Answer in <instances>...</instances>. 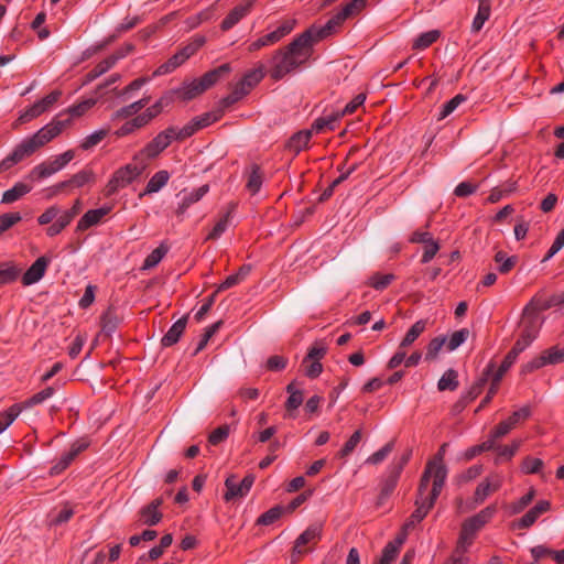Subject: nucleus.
Segmentation results:
<instances>
[{
	"label": "nucleus",
	"instance_id": "obj_1",
	"mask_svg": "<svg viewBox=\"0 0 564 564\" xmlns=\"http://www.w3.org/2000/svg\"><path fill=\"white\" fill-rule=\"evenodd\" d=\"M324 40L313 24L291 43L276 50L270 61L269 75L280 80L304 65L313 55L314 45Z\"/></svg>",
	"mask_w": 564,
	"mask_h": 564
},
{
	"label": "nucleus",
	"instance_id": "obj_2",
	"mask_svg": "<svg viewBox=\"0 0 564 564\" xmlns=\"http://www.w3.org/2000/svg\"><path fill=\"white\" fill-rule=\"evenodd\" d=\"M69 123V119L66 120H52L34 134L24 138L19 144L15 145L13 151L0 162V172L8 171L25 158L31 156L40 148L44 147L57 135Z\"/></svg>",
	"mask_w": 564,
	"mask_h": 564
},
{
	"label": "nucleus",
	"instance_id": "obj_3",
	"mask_svg": "<svg viewBox=\"0 0 564 564\" xmlns=\"http://www.w3.org/2000/svg\"><path fill=\"white\" fill-rule=\"evenodd\" d=\"M230 64L225 63L205 73L200 78L185 82L180 88L175 89L174 93L184 101L192 100L214 86L223 75L230 73Z\"/></svg>",
	"mask_w": 564,
	"mask_h": 564
},
{
	"label": "nucleus",
	"instance_id": "obj_4",
	"mask_svg": "<svg viewBox=\"0 0 564 564\" xmlns=\"http://www.w3.org/2000/svg\"><path fill=\"white\" fill-rule=\"evenodd\" d=\"M444 487V470L438 469L436 474V479L434 484H432V489L429 495L425 496L427 488L423 490V494L419 491V498L416 500V509L411 514L410 520L404 524L405 529L413 527L415 523L422 521L430 509L434 506L436 499L438 498L442 489Z\"/></svg>",
	"mask_w": 564,
	"mask_h": 564
},
{
	"label": "nucleus",
	"instance_id": "obj_5",
	"mask_svg": "<svg viewBox=\"0 0 564 564\" xmlns=\"http://www.w3.org/2000/svg\"><path fill=\"white\" fill-rule=\"evenodd\" d=\"M367 6V0H351L344 4L324 25H317V32L323 39L336 33L343 23L358 15Z\"/></svg>",
	"mask_w": 564,
	"mask_h": 564
},
{
	"label": "nucleus",
	"instance_id": "obj_6",
	"mask_svg": "<svg viewBox=\"0 0 564 564\" xmlns=\"http://www.w3.org/2000/svg\"><path fill=\"white\" fill-rule=\"evenodd\" d=\"M139 163L126 164L113 172L106 185V195L111 196L120 189L127 187L134 182L145 170L148 163L138 161Z\"/></svg>",
	"mask_w": 564,
	"mask_h": 564
},
{
	"label": "nucleus",
	"instance_id": "obj_7",
	"mask_svg": "<svg viewBox=\"0 0 564 564\" xmlns=\"http://www.w3.org/2000/svg\"><path fill=\"white\" fill-rule=\"evenodd\" d=\"M205 44L204 36H195L192 42L178 50L165 63L161 64L153 73V76H162L174 72L192 57Z\"/></svg>",
	"mask_w": 564,
	"mask_h": 564
},
{
	"label": "nucleus",
	"instance_id": "obj_8",
	"mask_svg": "<svg viewBox=\"0 0 564 564\" xmlns=\"http://www.w3.org/2000/svg\"><path fill=\"white\" fill-rule=\"evenodd\" d=\"M74 158L75 152L73 150H67L64 153L54 156L52 160L42 162L34 166L30 173V177L36 180L50 177L62 171Z\"/></svg>",
	"mask_w": 564,
	"mask_h": 564
},
{
	"label": "nucleus",
	"instance_id": "obj_9",
	"mask_svg": "<svg viewBox=\"0 0 564 564\" xmlns=\"http://www.w3.org/2000/svg\"><path fill=\"white\" fill-rule=\"evenodd\" d=\"M173 130L165 129L156 134L141 151H139L133 160L147 162L148 160L155 159L173 142Z\"/></svg>",
	"mask_w": 564,
	"mask_h": 564
},
{
	"label": "nucleus",
	"instance_id": "obj_10",
	"mask_svg": "<svg viewBox=\"0 0 564 564\" xmlns=\"http://www.w3.org/2000/svg\"><path fill=\"white\" fill-rule=\"evenodd\" d=\"M253 482V475H247L241 481H238L237 477L234 475L227 477L225 480L226 492L224 494V500L229 502L246 497Z\"/></svg>",
	"mask_w": 564,
	"mask_h": 564
},
{
	"label": "nucleus",
	"instance_id": "obj_11",
	"mask_svg": "<svg viewBox=\"0 0 564 564\" xmlns=\"http://www.w3.org/2000/svg\"><path fill=\"white\" fill-rule=\"evenodd\" d=\"M445 447L446 444L442 445L438 453L435 455L434 459L429 462L425 470L422 475L421 481H420V492L423 494V490L429 488L430 481L432 480V484H434L436 479V474L438 469L444 470V481L447 477V468L443 463L444 454H445Z\"/></svg>",
	"mask_w": 564,
	"mask_h": 564
},
{
	"label": "nucleus",
	"instance_id": "obj_12",
	"mask_svg": "<svg viewBox=\"0 0 564 564\" xmlns=\"http://www.w3.org/2000/svg\"><path fill=\"white\" fill-rule=\"evenodd\" d=\"M531 415V409L528 405L512 412L506 420L501 421L491 432L494 437L500 438L513 430L520 422L525 421Z\"/></svg>",
	"mask_w": 564,
	"mask_h": 564
},
{
	"label": "nucleus",
	"instance_id": "obj_13",
	"mask_svg": "<svg viewBox=\"0 0 564 564\" xmlns=\"http://www.w3.org/2000/svg\"><path fill=\"white\" fill-rule=\"evenodd\" d=\"M496 512L497 506L490 505L480 510L477 514L466 519L462 528L465 529L466 534L476 535V533L494 518Z\"/></svg>",
	"mask_w": 564,
	"mask_h": 564
},
{
	"label": "nucleus",
	"instance_id": "obj_14",
	"mask_svg": "<svg viewBox=\"0 0 564 564\" xmlns=\"http://www.w3.org/2000/svg\"><path fill=\"white\" fill-rule=\"evenodd\" d=\"M503 484V476L501 474H491L486 477L476 488L474 492V501L476 505L482 503L488 496L499 490Z\"/></svg>",
	"mask_w": 564,
	"mask_h": 564
},
{
	"label": "nucleus",
	"instance_id": "obj_15",
	"mask_svg": "<svg viewBox=\"0 0 564 564\" xmlns=\"http://www.w3.org/2000/svg\"><path fill=\"white\" fill-rule=\"evenodd\" d=\"M111 210L112 207L110 205H104L99 208L87 210L77 221L76 231L83 232L101 224L104 218L109 215Z\"/></svg>",
	"mask_w": 564,
	"mask_h": 564
},
{
	"label": "nucleus",
	"instance_id": "obj_16",
	"mask_svg": "<svg viewBox=\"0 0 564 564\" xmlns=\"http://www.w3.org/2000/svg\"><path fill=\"white\" fill-rule=\"evenodd\" d=\"M50 263L51 258L46 256L39 257L22 275V284L24 286H30L40 282L45 275Z\"/></svg>",
	"mask_w": 564,
	"mask_h": 564
},
{
	"label": "nucleus",
	"instance_id": "obj_17",
	"mask_svg": "<svg viewBox=\"0 0 564 564\" xmlns=\"http://www.w3.org/2000/svg\"><path fill=\"white\" fill-rule=\"evenodd\" d=\"M254 0H243L236 6L223 20L220 28L223 31H229L246 18L252 10Z\"/></svg>",
	"mask_w": 564,
	"mask_h": 564
},
{
	"label": "nucleus",
	"instance_id": "obj_18",
	"mask_svg": "<svg viewBox=\"0 0 564 564\" xmlns=\"http://www.w3.org/2000/svg\"><path fill=\"white\" fill-rule=\"evenodd\" d=\"M322 523H313L303 531L295 540L293 547V556L302 555L305 551L303 547L310 543L317 542L322 536Z\"/></svg>",
	"mask_w": 564,
	"mask_h": 564
},
{
	"label": "nucleus",
	"instance_id": "obj_19",
	"mask_svg": "<svg viewBox=\"0 0 564 564\" xmlns=\"http://www.w3.org/2000/svg\"><path fill=\"white\" fill-rule=\"evenodd\" d=\"M209 192V186L204 184L197 188H194L189 192L183 191L181 195V200L176 207V215L183 216L187 209L195 203L199 202L207 193Z\"/></svg>",
	"mask_w": 564,
	"mask_h": 564
},
{
	"label": "nucleus",
	"instance_id": "obj_20",
	"mask_svg": "<svg viewBox=\"0 0 564 564\" xmlns=\"http://www.w3.org/2000/svg\"><path fill=\"white\" fill-rule=\"evenodd\" d=\"M87 446H88V444L85 442L74 443L70 446L69 451L64 453L61 456V458L58 459V462L54 466H52L50 474L58 475L62 471H64L72 464V462L77 457V455L87 448Z\"/></svg>",
	"mask_w": 564,
	"mask_h": 564
},
{
	"label": "nucleus",
	"instance_id": "obj_21",
	"mask_svg": "<svg viewBox=\"0 0 564 564\" xmlns=\"http://www.w3.org/2000/svg\"><path fill=\"white\" fill-rule=\"evenodd\" d=\"M162 503V498H156L142 507L139 512L141 522L150 527L158 524L162 519V513L159 510Z\"/></svg>",
	"mask_w": 564,
	"mask_h": 564
},
{
	"label": "nucleus",
	"instance_id": "obj_22",
	"mask_svg": "<svg viewBox=\"0 0 564 564\" xmlns=\"http://www.w3.org/2000/svg\"><path fill=\"white\" fill-rule=\"evenodd\" d=\"M551 503L547 500L539 501L533 508H531L519 521L514 524L518 529L530 528L538 518L550 510Z\"/></svg>",
	"mask_w": 564,
	"mask_h": 564
},
{
	"label": "nucleus",
	"instance_id": "obj_23",
	"mask_svg": "<svg viewBox=\"0 0 564 564\" xmlns=\"http://www.w3.org/2000/svg\"><path fill=\"white\" fill-rule=\"evenodd\" d=\"M171 174L166 170H160L147 183L143 192L139 194V197L142 198L147 195H152L160 192L170 181Z\"/></svg>",
	"mask_w": 564,
	"mask_h": 564
},
{
	"label": "nucleus",
	"instance_id": "obj_24",
	"mask_svg": "<svg viewBox=\"0 0 564 564\" xmlns=\"http://www.w3.org/2000/svg\"><path fill=\"white\" fill-rule=\"evenodd\" d=\"M237 205L235 203H230L226 212L223 214L220 219L215 224L212 231L208 234L207 239L216 240L218 239L229 227L234 213L236 210Z\"/></svg>",
	"mask_w": 564,
	"mask_h": 564
},
{
	"label": "nucleus",
	"instance_id": "obj_25",
	"mask_svg": "<svg viewBox=\"0 0 564 564\" xmlns=\"http://www.w3.org/2000/svg\"><path fill=\"white\" fill-rule=\"evenodd\" d=\"M187 317L183 316L177 319L162 337L161 344L163 347H171L178 341L185 330Z\"/></svg>",
	"mask_w": 564,
	"mask_h": 564
},
{
	"label": "nucleus",
	"instance_id": "obj_26",
	"mask_svg": "<svg viewBox=\"0 0 564 564\" xmlns=\"http://www.w3.org/2000/svg\"><path fill=\"white\" fill-rule=\"evenodd\" d=\"M122 57V55H110L105 59L100 61L91 70H89L86 75V82H93L107 73L110 68H112L116 63Z\"/></svg>",
	"mask_w": 564,
	"mask_h": 564
},
{
	"label": "nucleus",
	"instance_id": "obj_27",
	"mask_svg": "<svg viewBox=\"0 0 564 564\" xmlns=\"http://www.w3.org/2000/svg\"><path fill=\"white\" fill-rule=\"evenodd\" d=\"M32 191L30 184L18 182L2 194V204H12Z\"/></svg>",
	"mask_w": 564,
	"mask_h": 564
},
{
	"label": "nucleus",
	"instance_id": "obj_28",
	"mask_svg": "<svg viewBox=\"0 0 564 564\" xmlns=\"http://www.w3.org/2000/svg\"><path fill=\"white\" fill-rule=\"evenodd\" d=\"M312 138L311 130H302L294 133L286 143V149L294 154H299L302 150H304L310 140Z\"/></svg>",
	"mask_w": 564,
	"mask_h": 564
},
{
	"label": "nucleus",
	"instance_id": "obj_29",
	"mask_svg": "<svg viewBox=\"0 0 564 564\" xmlns=\"http://www.w3.org/2000/svg\"><path fill=\"white\" fill-rule=\"evenodd\" d=\"M491 3L490 0H479L477 13L471 23V32H479L485 22L490 18Z\"/></svg>",
	"mask_w": 564,
	"mask_h": 564
},
{
	"label": "nucleus",
	"instance_id": "obj_30",
	"mask_svg": "<svg viewBox=\"0 0 564 564\" xmlns=\"http://www.w3.org/2000/svg\"><path fill=\"white\" fill-rule=\"evenodd\" d=\"M95 181V173L89 169H84L78 173L74 174L69 180L58 184V187L74 186L83 187Z\"/></svg>",
	"mask_w": 564,
	"mask_h": 564
},
{
	"label": "nucleus",
	"instance_id": "obj_31",
	"mask_svg": "<svg viewBox=\"0 0 564 564\" xmlns=\"http://www.w3.org/2000/svg\"><path fill=\"white\" fill-rule=\"evenodd\" d=\"M150 98L143 97L140 100H137L130 105H127L112 115V120L126 119L137 115L141 109H143L149 104Z\"/></svg>",
	"mask_w": 564,
	"mask_h": 564
},
{
	"label": "nucleus",
	"instance_id": "obj_32",
	"mask_svg": "<svg viewBox=\"0 0 564 564\" xmlns=\"http://www.w3.org/2000/svg\"><path fill=\"white\" fill-rule=\"evenodd\" d=\"M404 542V536H398L393 541L387 543V545L382 550V555L380 557L381 563L391 564L399 554L400 547Z\"/></svg>",
	"mask_w": 564,
	"mask_h": 564
},
{
	"label": "nucleus",
	"instance_id": "obj_33",
	"mask_svg": "<svg viewBox=\"0 0 564 564\" xmlns=\"http://www.w3.org/2000/svg\"><path fill=\"white\" fill-rule=\"evenodd\" d=\"M296 23V19H286L282 21L276 29L268 33V40H271L272 44L280 42L295 29Z\"/></svg>",
	"mask_w": 564,
	"mask_h": 564
},
{
	"label": "nucleus",
	"instance_id": "obj_34",
	"mask_svg": "<svg viewBox=\"0 0 564 564\" xmlns=\"http://www.w3.org/2000/svg\"><path fill=\"white\" fill-rule=\"evenodd\" d=\"M120 323V318L117 315L115 308L109 307L102 315H101V330L110 336L112 333L116 332L118 325Z\"/></svg>",
	"mask_w": 564,
	"mask_h": 564
},
{
	"label": "nucleus",
	"instance_id": "obj_35",
	"mask_svg": "<svg viewBox=\"0 0 564 564\" xmlns=\"http://www.w3.org/2000/svg\"><path fill=\"white\" fill-rule=\"evenodd\" d=\"M426 322L424 319L416 321L400 343V348H406L411 346L420 335L425 330Z\"/></svg>",
	"mask_w": 564,
	"mask_h": 564
},
{
	"label": "nucleus",
	"instance_id": "obj_36",
	"mask_svg": "<svg viewBox=\"0 0 564 564\" xmlns=\"http://www.w3.org/2000/svg\"><path fill=\"white\" fill-rule=\"evenodd\" d=\"M169 248L164 243H161L158 248L151 251L144 259V262L142 264V270H150L154 267H156L164 256L167 253Z\"/></svg>",
	"mask_w": 564,
	"mask_h": 564
},
{
	"label": "nucleus",
	"instance_id": "obj_37",
	"mask_svg": "<svg viewBox=\"0 0 564 564\" xmlns=\"http://www.w3.org/2000/svg\"><path fill=\"white\" fill-rule=\"evenodd\" d=\"M286 392L289 393V398L285 402V409L288 411H294L303 403V392L295 388L294 382L286 386Z\"/></svg>",
	"mask_w": 564,
	"mask_h": 564
},
{
	"label": "nucleus",
	"instance_id": "obj_38",
	"mask_svg": "<svg viewBox=\"0 0 564 564\" xmlns=\"http://www.w3.org/2000/svg\"><path fill=\"white\" fill-rule=\"evenodd\" d=\"M21 411L20 404H13L8 410L0 412V434L14 422Z\"/></svg>",
	"mask_w": 564,
	"mask_h": 564
},
{
	"label": "nucleus",
	"instance_id": "obj_39",
	"mask_svg": "<svg viewBox=\"0 0 564 564\" xmlns=\"http://www.w3.org/2000/svg\"><path fill=\"white\" fill-rule=\"evenodd\" d=\"M521 334H524L529 340H534L538 336L540 323L536 316H524L521 322Z\"/></svg>",
	"mask_w": 564,
	"mask_h": 564
},
{
	"label": "nucleus",
	"instance_id": "obj_40",
	"mask_svg": "<svg viewBox=\"0 0 564 564\" xmlns=\"http://www.w3.org/2000/svg\"><path fill=\"white\" fill-rule=\"evenodd\" d=\"M441 33L438 30H431L427 32H424L420 34L413 42V48L414 50H425L429 46H431L433 43H435Z\"/></svg>",
	"mask_w": 564,
	"mask_h": 564
},
{
	"label": "nucleus",
	"instance_id": "obj_41",
	"mask_svg": "<svg viewBox=\"0 0 564 564\" xmlns=\"http://www.w3.org/2000/svg\"><path fill=\"white\" fill-rule=\"evenodd\" d=\"M457 387V372L454 369L446 370L437 382V389L440 391H454Z\"/></svg>",
	"mask_w": 564,
	"mask_h": 564
},
{
	"label": "nucleus",
	"instance_id": "obj_42",
	"mask_svg": "<svg viewBox=\"0 0 564 564\" xmlns=\"http://www.w3.org/2000/svg\"><path fill=\"white\" fill-rule=\"evenodd\" d=\"M108 132H109V129H105V128L98 129V130L91 132L90 134H88L87 137H85L82 140L80 148L85 151L93 149L94 147H96L98 143H100L106 138Z\"/></svg>",
	"mask_w": 564,
	"mask_h": 564
},
{
	"label": "nucleus",
	"instance_id": "obj_43",
	"mask_svg": "<svg viewBox=\"0 0 564 564\" xmlns=\"http://www.w3.org/2000/svg\"><path fill=\"white\" fill-rule=\"evenodd\" d=\"M466 100V97L462 94H458L454 96L451 100L446 101L437 117V120H443L446 117H448L451 113H453L464 101Z\"/></svg>",
	"mask_w": 564,
	"mask_h": 564
},
{
	"label": "nucleus",
	"instance_id": "obj_44",
	"mask_svg": "<svg viewBox=\"0 0 564 564\" xmlns=\"http://www.w3.org/2000/svg\"><path fill=\"white\" fill-rule=\"evenodd\" d=\"M497 440H498L497 437H494L492 432H490L489 437L485 442H482L479 445L470 447L466 452V457L468 459H470L482 452H488V451L495 449Z\"/></svg>",
	"mask_w": 564,
	"mask_h": 564
},
{
	"label": "nucleus",
	"instance_id": "obj_45",
	"mask_svg": "<svg viewBox=\"0 0 564 564\" xmlns=\"http://www.w3.org/2000/svg\"><path fill=\"white\" fill-rule=\"evenodd\" d=\"M215 17H216V4H213L204 10H202L197 14L191 17L188 19V23L192 28H196L205 21H210V20L215 19Z\"/></svg>",
	"mask_w": 564,
	"mask_h": 564
},
{
	"label": "nucleus",
	"instance_id": "obj_46",
	"mask_svg": "<svg viewBox=\"0 0 564 564\" xmlns=\"http://www.w3.org/2000/svg\"><path fill=\"white\" fill-rule=\"evenodd\" d=\"M446 344V337L445 336H437L434 337L426 347V354L425 359L426 360H434L437 358L438 352L442 350L444 345Z\"/></svg>",
	"mask_w": 564,
	"mask_h": 564
},
{
	"label": "nucleus",
	"instance_id": "obj_47",
	"mask_svg": "<svg viewBox=\"0 0 564 564\" xmlns=\"http://www.w3.org/2000/svg\"><path fill=\"white\" fill-rule=\"evenodd\" d=\"M469 336V330L467 328H462L459 330H456L454 332L448 340L446 339V343H447V349L449 351H454L455 349H457L460 345H463L467 338Z\"/></svg>",
	"mask_w": 564,
	"mask_h": 564
},
{
	"label": "nucleus",
	"instance_id": "obj_48",
	"mask_svg": "<svg viewBox=\"0 0 564 564\" xmlns=\"http://www.w3.org/2000/svg\"><path fill=\"white\" fill-rule=\"evenodd\" d=\"M518 356L514 355V352L509 351L505 359L502 360L499 368L496 370V372L492 375V378L495 379L496 383H500L502 377L505 373L510 369V367L516 362Z\"/></svg>",
	"mask_w": 564,
	"mask_h": 564
},
{
	"label": "nucleus",
	"instance_id": "obj_49",
	"mask_svg": "<svg viewBox=\"0 0 564 564\" xmlns=\"http://www.w3.org/2000/svg\"><path fill=\"white\" fill-rule=\"evenodd\" d=\"M283 513V508L280 506L273 507L262 513L258 520L257 523L261 525H270L273 524L276 520L281 518Z\"/></svg>",
	"mask_w": 564,
	"mask_h": 564
},
{
	"label": "nucleus",
	"instance_id": "obj_50",
	"mask_svg": "<svg viewBox=\"0 0 564 564\" xmlns=\"http://www.w3.org/2000/svg\"><path fill=\"white\" fill-rule=\"evenodd\" d=\"M361 436V430L355 431L348 441L344 444L343 448L338 452L339 457L344 458L349 456L360 443Z\"/></svg>",
	"mask_w": 564,
	"mask_h": 564
},
{
	"label": "nucleus",
	"instance_id": "obj_51",
	"mask_svg": "<svg viewBox=\"0 0 564 564\" xmlns=\"http://www.w3.org/2000/svg\"><path fill=\"white\" fill-rule=\"evenodd\" d=\"M399 477H400V474H398V471H394L391 468L389 469V475L387 476V478L383 480V484H382L381 494H380L381 498H387L388 496L391 495V492L394 490V488L398 484Z\"/></svg>",
	"mask_w": 564,
	"mask_h": 564
},
{
	"label": "nucleus",
	"instance_id": "obj_52",
	"mask_svg": "<svg viewBox=\"0 0 564 564\" xmlns=\"http://www.w3.org/2000/svg\"><path fill=\"white\" fill-rule=\"evenodd\" d=\"M545 366L556 365L564 361V347H551L550 349L542 352Z\"/></svg>",
	"mask_w": 564,
	"mask_h": 564
},
{
	"label": "nucleus",
	"instance_id": "obj_53",
	"mask_svg": "<svg viewBox=\"0 0 564 564\" xmlns=\"http://www.w3.org/2000/svg\"><path fill=\"white\" fill-rule=\"evenodd\" d=\"M263 76L264 67L263 65H259L258 67L248 70L241 79L252 89L261 82Z\"/></svg>",
	"mask_w": 564,
	"mask_h": 564
},
{
	"label": "nucleus",
	"instance_id": "obj_54",
	"mask_svg": "<svg viewBox=\"0 0 564 564\" xmlns=\"http://www.w3.org/2000/svg\"><path fill=\"white\" fill-rule=\"evenodd\" d=\"M42 113H44L43 108L36 101L20 113V116L18 118V122L14 126H17L18 123L29 122V121L40 117Z\"/></svg>",
	"mask_w": 564,
	"mask_h": 564
},
{
	"label": "nucleus",
	"instance_id": "obj_55",
	"mask_svg": "<svg viewBox=\"0 0 564 564\" xmlns=\"http://www.w3.org/2000/svg\"><path fill=\"white\" fill-rule=\"evenodd\" d=\"M393 449V442L387 443L383 447L371 454L367 459V464L377 465L383 462Z\"/></svg>",
	"mask_w": 564,
	"mask_h": 564
},
{
	"label": "nucleus",
	"instance_id": "obj_56",
	"mask_svg": "<svg viewBox=\"0 0 564 564\" xmlns=\"http://www.w3.org/2000/svg\"><path fill=\"white\" fill-rule=\"evenodd\" d=\"M543 467V460L540 458L527 456L521 465L523 474H538Z\"/></svg>",
	"mask_w": 564,
	"mask_h": 564
},
{
	"label": "nucleus",
	"instance_id": "obj_57",
	"mask_svg": "<svg viewBox=\"0 0 564 564\" xmlns=\"http://www.w3.org/2000/svg\"><path fill=\"white\" fill-rule=\"evenodd\" d=\"M521 446V441L520 440H514L510 445H505V446H496V451L498 453V458H506V459H511L516 453L518 452V449L520 448ZM496 463H499V459H497Z\"/></svg>",
	"mask_w": 564,
	"mask_h": 564
},
{
	"label": "nucleus",
	"instance_id": "obj_58",
	"mask_svg": "<svg viewBox=\"0 0 564 564\" xmlns=\"http://www.w3.org/2000/svg\"><path fill=\"white\" fill-rule=\"evenodd\" d=\"M495 261L500 263L499 271L500 273H508L512 270L517 262L516 257H506V253L502 251H498L495 256Z\"/></svg>",
	"mask_w": 564,
	"mask_h": 564
},
{
	"label": "nucleus",
	"instance_id": "obj_59",
	"mask_svg": "<svg viewBox=\"0 0 564 564\" xmlns=\"http://www.w3.org/2000/svg\"><path fill=\"white\" fill-rule=\"evenodd\" d=\"M262 185V175L260 172V169L258 166H254L249 175L248 182H247V188L251 194H256L260 191Z\"/></svg>",
	"mask_w": 564,
	"mask_h": 564
},
{
	"label": "nucleus",
	"instance_id": "obj_60",
	"mask_svg": "<svg viewBox=\"0 0 564 564\" xmlns=\"http://www.w3.org/2000/svg\"><path fill=\"white\" fill-rule=\"evenodd\" d=\"M96 104V99L94 98H88V99H85L83 101H80L79 104L77 105H74V106H70L68 109H67V112L72 116V117H80L83 116L86 111H88L90 108H93Z\"/></svg>",
	"mask_w": 564,
	"mask_h": 564
},
{
	"label": "nucleus",
	"instance_id": "obj_61",
	"mask_svg": "<svg viewBox=\"0 0 564 564\" xmlns=\"http://www.w3.org/2000/svg\"><path fill=\"white\" fill-rule=\"evenodd\" d=\"M535 495L534 489H531L528 494L522 496L519 500L514 501L510 506V510L512 514H517L522 512L533 500Z\"/></svg>",
	"mask_w": 564,
	"mask_h": 564
},
{
	"label": "nucleus",
	"instance_id": "obj_62",
	"mask_svg": "<svg viewBox=\"0 0 564 564\" xmlns=\"http://www.w3.org/2000/svg\"><path fill=\"white\" fill-rule=\"evenodd\" d=\"M22 219L20 213H7L0 215V235L10 229Z\"/></svg>",
	"mask_w": 564,
	"mask_h": 564
},
{
	"label": "nucleus",
	"instance_id": "obj_63",
	"mask_svg": "<svg viewBox=\"0 0 564 564\" xmlns=\"http://www.w3.org/2000/svg\"><path fill=\"white\" fill-rule=\"evenodd\" d=\"M167 129H172L174 132V133H172L173 141L186 139V138L193 135L198 130V128L196 127L194 121L189 122L188 124L184 126L181 129H177L175 127H169Z\"/></svg>",
	"mask_w": 564,
	"mask_h": 564
},
{
	"label": "nucleus",
	"instance_id": "obj_64",
	"mask_svg": "<svg viewBox=\"0 0 564 564\" xmlns=\"http://www.w3.org/2000/svg\"><path fill=\"white\" fill-rule=\"evenodd\" d=\"M394 280V275L391 273L387 274H375L370 278V285L375 290H384L392 281Z\"/></svg>",
	"mask_w": 564,
	"mask_h": 564
}]
</instances>
